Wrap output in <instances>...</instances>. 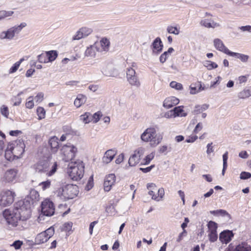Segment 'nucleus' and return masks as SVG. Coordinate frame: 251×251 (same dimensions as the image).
Segmentation results:
<instances>
[{
  "label": "nucleus",
  "instance_id": "obj_18",
  "mask_svg": "<svg viewBox=\"0 0 251 251\" xmlns=\"http://www.w3.org/2000/svg\"><path fill=\"white\" fill-rule=\"evenodd\" d=\"M214 47L218 50L222 51L227 55L230 51L224 45L223 41L218 38L215 39L213 41Z\"/></svg>",
  "mask_w": 251,
  "mask_h": 251
},
{
  "label": "nucleus",
  "instance_id": "obj_10",
  "mask_svg": "<svg viewBox=\"0 0 251 251\" xmlns=\"http://www.w3.org/2000/svg\"><path fill=\"white\" fill-rule=\"evenodd\" d=\"M9 149H12L16 159L20 158L25 151V144L23 140L14 141L8 144Z\"/></svg>",
  "mask_w": 251,
  "mask_h": 251
},
{
  "label": "nucleus",
  "instance_id": "obj_31",
  "mask_svg": "<svg viewBox=\"0 0 251 251\" xmlns=\"http://www.w3.org/2000/svg\"><path fill=\"white\" fill-rule=\"evenodd\" d=\"M251 96V87L250 89H244L238 94V98L240 99H245Z\"/></svg>",
  "mask_w": 251,
  "mask_h": 251
},
{
  "label": "nucleus",
  "instance_id": "obj_61",
  "mask_svg": "<svg viewBox=\"0 0 251 251\" xmlns=\"http://www.w3.org/2000/svg\"><path fill=\"white\" fill-rule=\"evenodd\" d=\"M44 99V94L42 92L39 93L35 97L34 100L37 102H41Z\"/></svg>",
  "mask_w": 251,
  "mask_h": 251
},
{
  "label": "nucleus",
  "instance_id": "obj_25",
  "mask_svg": "<svg viewBox=\"0 0 251 251\" xmlns=\"http://www.w3.org/2000/svg\"><path fill=\"white\" fill-rule=\"evenodd\" d=\"M97 51V48L95 44L88 47L85 51V56L88 57H95Z\"/></svg>",
  "mask_w": 251,
  "mask_h": 251
},
{
  "label": "nucleus",
  "instance_id": "obj_27",
  "mask_svg": "<svg viewBox=\"0 0 251 251\" xmlns=\"http://www.w3.org/2000/svg\"><path fill=\"white\" fill-rule=\"evenodd\" d=\"M200 24L201 25H202L207 28H215L220 26L219 24L214 22V21H212L210 22L207 19L202 20Z\"/></svg>",
  "mask_w": 251,
  "mask_h": 251
},
{
  "label": "nucleus",
  "instance_id": "obj_56",
  "mask_svg": "<svg viewBox=\"0 0 251 251\" xmlns=\"http://www.w3.org/2000/svg\"><path fill=\"white\" fill-rule=\"evenodd\" d=\"M101 116V113L100 112L95 113L93 115H91V116L92 117V121L93 122V123H97L99 121V120L100 119V117Z\"/></svg>",
  "mask_w": 251,
  "mask_h": 251
},
{
  "label": "nucleus",
  "instance_id": "obj_19",
  "mask_svg": "<svg viewBox=\"0 0 251 251\" xmlns=\"http://www.w3.org/2000/svg\"><path fill=\"white\" fill-rule=\"evenodd\" d=\"M39 195L38 192L35 189H31L30 191L29 195L23 201L27 200L30 203V208L31 205L34 203V202L38 201L39 200Z\"/></svg>",
  "mask_w": 251,
  "mask_h": 251
},
{
  "label": "nucleus",
  "instance_id": "obj_46",
  "mask_svg": "<svg viewBox=\"0 0 251 251\" xmlns=\"http://www.w3.org/2000/svg\"><path fill=\"white\" fill-rule=\"evenodd\" d=\"M51 185V182L49 180H47L45 181L41 182L39 186L41 188L43 191H45L47 189H49Z\"/></svg>",
  "mask_w": 251,
  "mask_h": 251
},
{
  "label": "nucleus",
  "instance_id": "obj_38",
  "mask_svg": "<svg viewBox=\"0 0 251 251\" xmlns=\"http://www.w3.org/2000/svg\"><path fill=\"white\" fill-rule=\"evenodd\" d=\"M48 59L49 62L54 61L57 56V52L55 50L47 51Z\"/></svg>",
  "mask_w": 251,
  "mask_h": 251
},
{
  "label": "nucleus",
  "instance_id": "obj_44",
  "mask_svg": "<svg viewBox=\"0 0 251 251\" xmlns=\"http://www.w3.org/2000/svg\"><path fill=\"white\" fill-rule=\"evenodd\" d=\"M38 60L41 63H46L49 62L47 52L39 55L38 56Z\"/></svg>",
  "mask_w": 251,
  "mask_h": 251
},
{
  "label": "nucleus",
  "instance_id": "obj_29",
  "mask_svg": "<svg viewBox=\"0 0 251 251\" xmlns=\"http://www.w3.org/2000/svg\"><path fill=\"white\" fill-rule=\"evenodd\" d=\"M190 93L191 94H195L203 90L204 89L202 87L201 82H198L195 84H192L190 86Z\"/></svg>",
  "mask_w": 251,
  "mask_h": 251
},
{
  "label": "nucleus",
  "instance_id": "obj_55",
  "mask_svg": "<svg viewBox=\"0 0 251 251\" xmlns=\"http://www.w3.org/2000/svg\"><path fill=\"white\" fill-rule=\"evenodd\" d=\"M251 177V174L249 172H242L240 175V178L241 179H247Z\"/></svg>",
  "mask_w": 251,
  "mask_h": 251
},
{
  "label": "nucleus",
  "instance_id": "obj_59",
  "mask_svg": "<svg viewBox=\"0 0 251 251\" xmlns=\"http://www.w3.org/2000/svg\"><path fill=\"white\" fill-rule=\"evenodd\" d=\"M93 186V176H91L89 179L86 186V189L87 190H90Z\"/></svg>",
  "mask_w": 251,
  "mask_h": 251
},
{
  "label": "nucleus",
  "instance_id": "obj_13",
  "mask_svg": "<svg viewBox=\"0 0 251 251\" xmlns=\"http://www.w3.org/2000/svg\"><path fill=\"white\" fill-rule=\"evenodd\" d=\"M42 214L46 216H51L54 213V206L53 202L49 200H45L41 205Z\"/></svg>",
  "mask_w": 251,
  "mask_h": 251
},
{
  "label": "nucleus",
  "instance_id": "obj_11",
  "mask_svg": "<svg viewBox=\"0 0 251 251\" xmlns=\"http://www.w3.org/2000/svg\"><path fill=\"white\" fill-rule=\"evenodd\" d=\"M54 233V229L50 226L46 230L39 233L35 238V242L37 244H41L47 242Z\"/></svg>",
  "mask_w": 251,
  "mask_h": 251
},
{
  "label": "nucleus",
  "instance_id": "obj_64",
  "mask_svg": "<svg viewBox=\"0 0 251 251\" xmlns=\"http://www.w3.org/2000/svg\"><path fill=\"white\" fill-rule=\"evenodd\" d=\"M203 127V125L201 123H199L196 126L194 129V132L195 133H198L200 130L202 129Z\"/></svg>",
  "mask_w": 251,
  "mask_h": 251
},
{
  "label": "nucleus",
  "instance_id": "obj_3",
  "mask_svg": "<svg viewBox=\"0 0 251 251\" xmlns=\"http://www.w3.org/2000/svg\"><path fill=\"white\" fill-rule=\"evenodd\" d=\"M78 192V188L76 185L67 184L58 188L56 194L61 200L66 201L75 198Z\"/></svg>",
  "mask_w": 251,
  "mask_h": 251
},
{
  "label": "nucleus",
  "instance_id": "obj_5",
  "mask_svg": "<svg viewBox=\"0 0 251 251\" xmlns=\"http://www.w3.org/2000/svg\"><path fill=\"white\" fill-rule=\"evenodd\" d=\"M57 164L54 162L52 164L48 160L40 161L35 165L36 172L45 173L47 176H52L56 171Z\"/></svg>",
  "mask_w": 251,
  "mask_h": 251
},
{
  "label": "nucleus",
  "instance_id": "obj_54",
  "mask_svg": "<svg viewBox=\"0 0 251 251\" xmlns=\"http://www.w3.org/2000/svg\"><path fill=\"white\" fill-rule=\"evenodd\" d=\"M34 106V102L33 100V98L32 97H29L27 99V101L25 103V106L26 108L31 109Z\"/></svg>",
  "mask_w": 251,
  "mask_h": 251
},
{
  "label": "nucleus",
  "instance_id": "obj_26",
  "mask_svg": "<svg viewBox=\"0 0 251 251\" xmlns=\"http://www.w3.org/2000/svg\"><path fill=\"white\" fill-rule=\"evenodd\" d=\"M49 144L50 146L51 151L52 152H56L59 147L58 138L56 136L50 138L49 140Z\"/></svg>",
  "mask_w": 251,
  "mask_h": 251
},
{
  "label": "nucleus",
  "instance_id": "obj_15",
  "mask_svg": "<svg viewBox=\"0 0 251 251\" xmlns=\"http://www.w3.org/2000/svg\"><path fill=\"white\" fill-rule=\"evenodd\" d=\"M93 32V29L88 27L80 28L73 37V40H78L89 35Z\"/></svg>",
  "mask_w": 251,
  "mask_h": 251
},
{
  "label": "nucleus",
  "instance_id": "obj_36",
  "mask_svg": "<svg viewBox=\"0 0 251 251\" xmlns=\"http://www.w3.org/2000/svg\"><path fill=\"white\" fill-rule=\"evenodd\" d=\"M14 12L13 11H0V21H1L8 17L12 16Z\"/></svg>",
  "mask_w": 251,
  "mask_h": 251
},
{
  "label": "nucleus",
  "instance_id": "obj_60",
  "mask_svg": "<svg viewBox=\"0 0 251 251\" xmlns=\"http://www.w3.org/2000/svg\"><path fill=\"white\" fill-rule=\"evenodd\" d=\"M1 113L2 115L7 118L9 115V110L8 107L3 105L1 108Z\"/></svg>",
  "mask_w": 251,
  "mask_h": 251
},
{
  "label": "nucleus",
  "instance_id": "obj_20",
  "mask_svg": "<svg viewBox=\"0 0 251 251\" xmlns=\"http://www.w3.org/2000/svg\"><path fill=\"white\" fill-rule=\"evenodd\" d=\"M233 236V234L231 231H224L220 233L219 240L223 243L227 244L231 241Z\"/></svg>",
  "mask_w": 251,
  "mask_h": 251
},
{
  "label": "nucleus",
  "instance_id": "obj_43",
  "mask_svg": "<svg viewBox=\"0 0 251 251\" xmlns=\"http://www.w3.org/2000/svg\"><path fill=\"white\" fill-rule=\"evenodd\" d=\"M208 105L206 104H204L201 105H198L195 106V112L196 114L200 113L202 112L203 111H204L208 109Z\"/></svg>",
  "mask_w": 251,
  "mask_h": 251
},
{
  "label": "nucleus",
  "instance_id": "obj_1",
  "mask_svg": "<svg viewBox=\"0 0 251 251\" xmlns=\"http://www.w3.org/2000/svg\"><path fill=\"white\" fill-rule=\"evenodd\" d=\"M2 215L8 225L22 230L26 226L25 221L30 217V203L27 200L19 201L14 208L5 209Z\"/></svg>",
  "mask_w": 251,
  "mask_h": 251
},
{
  "label": "nucleus",
  "instance_id": "obj_23",
  "mask_svg": "<svg viewBox=\"0 0 251 251\" xmlns=\"http://www.w3.org/2000/svg\"><path fill=\"white\" fill-rule=\"evenodd\" d=\"M229 249L230 251H250L251 249L250 245H248L246 242H242L233 249L231 244H230Z\"/></svg>",
  "mask_w": 251,
  "mask_h": 251
},
{
  "label": "nucleus",
  "instance_id": "obj_24",
  "mask_svg": "<svg viewBox=\"0 0 251 251\" xmlns=\"http://www.w3.org/2000/svg\"><path fill=\"white\" fill-rule=\"evenodd\" d=\"M116 152L114 150H109L107 151L102 157V161L103 163L108 164L114 158Z\"/></svg>",
  "mask_w": 251,
  "mask_h": 251
},
{
  "label": "nucleus",
  "instance_id": "obj_57",
  "mask_svg": "<svg viewBox=\"0 0 251 251\" xmlns=\"http://www.w3.org/2000/svg\"><path fill=\"white\" fill-rule=\"evenodd\" d=\"M172 150V148L171 147H168L167 145H163L160 147L159 148V152L161 153H164L165 152H169Z\"/></svg>",
  "mask_w": 251,
  "mask_h": 251
},
{
  "label": "nucleus",
  "instance_id": "obj_33",
  "mask_svg": "<svg viewBox=\"0 0 251 251\" xmlns=\"http://www.w3.org/2000/svg\"><path fill=\"white\" fill-rule=\"evenodd\" d=\"M140 159L135 153H133L129 158L128 164L130 166H135L139 162Z\"/></svg>",
  "mask_w": 251,
  "mask_h": 251
},
{
  "label": "nucleus",
  "instance_id": "obj_17",
  "mask_svg": "<svg viewBox=\"0 0 251 251\" xmlns=\"http://www.w3.org/2000/svg\"><path fill=\"white\" fill-rule=\"evenodd\" d=\"M18 171L16 169H10L7 170L4 174L3 179L6 182H11L15 180Z\"/></svg>",
  "mask_w": 251,
  "mask_h": 251
},
{
  "label": "nucleus",
  "instance_id": "obj_49",
  "mask_svg": "<svg viewBox=\"0 0 251 251\" xmlns=\"http://www.w3.org/2000/svg\"><path fill=\"white\" fill-rule=\"evenodd\" d=\"M23 94V92H20L17 96L13 99V101L14 102V105L17 106L21 104L22 101V99L20 97V96Z\"/></svg>",
  "mask_w": 251,
  "mask_h": 251
},
{
  "label": "nucleus",
  "instance_id": "obj_45",
  "mask_svg": "<svg viewBox=\"0 0 251 251\" xmlns=\"http://www.w3.org/2000/svg\"><path fill=\"white\" fill-rule=\"evenodd\" d=\"M208 238L211 242H214L217 241L218 239V234L217 231L208 232Z\"/></svg>",
  "mask_w": 251,
  "mask_h": 251
},
{
  "label": "nucleus",
  "instance_id": "obj_6",
  "mask_svg": "<svg viewBox=\"0 0 251 251\" xmlns=\"http://www.w3.org/2000/svg\"><path fill=\"white\" fill-rule=\"evenodd\" d=\"M26 26L25 22L21 23L19 25H16L12 26L6 31L0 33V39L11 40L14 39L16 35L18 34L23 28Z\"/></svg>",
  "mask_w": 251,
  "mask_h": 251
},
{
  "label": "nucleus",
  "instance_id": "obj_9",
  "mask_svg": "<svg viewBox=\"0 0 251 251\" xmlns=\"http://www.w3.org/2000/svg\"><path fill=\"white\" fill-rule=\"evenodd\" d=\"M149 194L151 196V198L157 201L162 200L164 196V190L163 188L157 189L155 184L152 183L147 184Z\"/></svg>",
  "mask_w": 251,
  "mask_h": 251
},
{
  "label": "nucleus",
  "instance_id": "obj_7",
  "mask_svg": "<svg viewBox=\"0 0 251 251\" xmlns=\"http://www.w3.org/2000/svg\"><path fill=\"white\" fill-rule=\"evenodd\" d=\"M77 148L71 144L64 145L61 149L62 160L65 162L71 160L75 156Z\"/></svg>",
  "mask_w": 251,
  "mask_h": 251
},
{
  "label": "nucleus",
  "instance_id": "obj_53",
  "mask_svg": "<svg viewBox=\"0 0 251 251\" xmlns=\"http://www.w3.org/2000/svg\"><path fill=\"white\" fill-rule=\"evenodd\" d=\"M145 151V149L144 148L140 147L136 149L134 151V153H135L137 156H138V157L140 159L141 157L143 156V155L144 154Z\"/></svg>",
  "mask_w": 251,
  "mask_h": 251
},
{
  "label": "nucleus",
  "instance_id": "obj_14",
  "mask_svg": "<svg viewBox=\"0 0 251 251\" xmlns=\"http://www.w3.org/2000/svg\"><path fill=\"white\" fill-rule=\"evenodd\" d=\"M97 48V51L100 52H107L110 47V41L106 38H102L99 42L95 43Z\"/></svg>",
  "mask_w": 251,
  "mask_h": 251
},
{
  "label": "nucleus",
  "instance_id": "obj_58",
  "mask_svg": "<svg viewBox=\"0 0 251 251\" xmlns=\"http://www.w3.org/2000/svg\"><path fill=\"white\" fill-rule=\"evenodd\" d=\"M73 226L72 222H67L64 224L63 226V230L69 231L71 230Z\"/></svg>",
  "mask_w": 251,
  "mask_h": 251
},
{
  "label": "nucleus",
  "instance_id": "obj_4",
  "mask_svg": "<svg viewBox=\"0 0 251 251\" xmlns=\"http://www.w3.org/2000/svg\"><path fill=\"white\" fill-rule=\"evenodd\" d=\"M140 138L143 142H149L152 147L157 146L162 141V137L156 133L155 128H147L141 135Z\"/></svg>",
  "mask_w": 251,
  "mask_h": 251
},
{
  "label": "nucleus",
  "instance_id": "obj_32",
  "mask_svg": "<svg viewBox=\"0 0 251 251\" xmlns=\"http://www.w3.org/2000/svg\"><path fill=\"white\" fill-rule=\"evenodd\" d=\"M228 55L231 56H234L237 58H239L243 62H247L249 58V56L247 55L234 52L232 51H230Z\"/></svg>",
  "mask_w": 251,
  "mask_h": 251
},
{
  "label": "nucleus",
  "instance_id": "obj_63",
  "mask_svg": "<svg viewBox=\"0 0 251 251\" xmlns=\"http://www.w3.org/2000/svg\"><path fill=\"white\" fill-rule=\"evenodd\" d=\"M186 235L187 231L185 229H184V230L179 234L178 237L176 239V241L177 242H180L182 240L183 238L186 236Z\"/></svg>",
  "mask_w": 251,
  "mask_h": 251
},
{
  "label": "nucleus",
  "instance_id": "obj_41",
  "mask_svg": "<svg viewBox=\"0 0 251 251\" xmlns=\"http://www.w3.org/2000/svg\"><path fill=\"white\" fill-rule=\"evenodd\" d=\"M228 159V152L226 151L223 155V168L222 170V175H224L225 172L227 167V161Z\"/></svg>",
  "mask_w": 251,
  "mask_h": 251
},
{
  "label": "nucleus",
  "instance_id": "obj_42",
  "mask_svg": "<svg viewBox=\"0 0 251 251\" xmlns=\"http://www.w3.org/2000/svg\"><path fill=\"white\" fill-rule=\"evenodd\" d=\"M37 114L38 116V119L41 120L44 119L46 115V111L42 107H38L37 108Z\"/></svg>",
  "mask_w": 251,
  "mask_h": 251
},
{
  "label": "nucleus",
  "instance_id": "obj_12",
  "mask_svg": "<svg viewBox=\"0 0 251 251\" xmlns=\"http://www.w3.org/2000/svg\"><path fill=\"white\" fill-rule=\"evenodd\" d=\"M126 79L129 84L132 86L138 88L141 85L140 81L136 75V73L132 67H129L126 69Z\"/></svg>",
  "mask_w": 251,
  "mask_h": 251
},
{
  "label": "nucleus",
  "instance_id": "obj_30",
  "mask_svg": "<svg viewBox=\"0 0 251 251\" xmlns=\"http://www.w3.org/2000/svg\"><path fill=\"white\" fill-rule=\"evenodd\" d=\"M5 158L9 161H11L16 158L15 154L12 149H9V144L7 145L6 149L5 150L4 153Z\"/></svg>",
  "mask_w": 251,
  "mask_h": 251
},
{
  "label": "nucleus",
  "instance_id": "obj_34",
  "mask_svg": "<svg viewBox=\"0 0 251 251\" xmlns=\"http://www.w3.org/2000/svg\"><path fill=\"white\" fill-rule=\"evenodd\" d=\"M172 110L175 117H184L186 115V113L184 112L182 107L181 106L176 107Z\"/></svg>",
  "mask_w": 251,
  "mask_h": 251
},
{
  "label": "nucleus",
  "instance_id": "obj_51",
  "mask_svg": "<svg viewBox=\"0 0 251 251\" xmlns=\"http://www.w3.org/2000/svg\"><path fill=\"white\" fill-rule=\"evenodd\" d=\"M167 31L169 33L178 35L179 33V30L176 27L169 26L167 28Z\"/></svg>",
  "mask_w": 251,
  "mask_h": 251
},
{
  "label": "nucleus",
  "instance_id": "obj_35",
  "mask_svg": "<svg viewBox=\"0 0 251 251\" xmlns=\"http://www.w3.org/2000/svg\"><path fill=\"white\" fill-rule=\"evenodd\" d=\"M80 119L85 124H88L92 121V117L90 113L86 112L80 117Z\"/></svg>",
  "mask_w": 251,
  "mask_h": 251
},
{
  "label": "nucleus",
  "instance_id": "obj_47",
  "mask_svg": "<svg viewBox=\"0 0 251 251\" xmlns=\"http://www.w3.org/2000/svg\"><path fill=\"white\" fill-rule=\"evenodd\" d=\"M207 226L208 228V232L217 231V224L213 221H211L209 222L207 224Z\"/></svg>",
  "mask_w": 251,
  "mask_h": 251
},
{
  "label": "nucleus",
  "instance_id": "obj_62",
  "mask_svg": "<svg viewBox=\"0 0 251 251\" xmlns=\"http://www.w3.org/2000/svg\"><path fill=\"white\" fill-rule=\"evenodd\" d=\"M169 55L168 54V53H167L165 51L160 56L159 60H160V62H161L162 63H164L166 61L167 58L169 57Z\"/></svg>",
  "mask_w": 251,
  "mask_h": 251
},
{
  "label": "nucleus",
  "instance_id": "obj_50",
  "mask_svg": "<svg viewBox=\"0 0 251 251\" xmlns=\"http://www.w3.org/2000/svg\"><path fill=\"white\" fill-rule=\"evenodd\" d=\"M170 86L174 89H176L177 90H181L183 88L182 85L180 83L176 82V81H172L170 84Z\"/></svg>",
  "mask_w": 251,
  "mask_h": 251
},
{
  "label": "nucleus",
  "instance_id": "obj_39",
  "mask_svg": "<svg viewBox=\"0 0 251 251\" xmlns=\"http://www.w3.org/2000/svg\"><path fill=\"white\" fill-rule=\"evenodd\" d=\"M24 58H22L19 61L16 62L10 69L9 73L12 74L16 72L17 70L18 69L19 66H20L21 64L23 61H24Z\"/></svg>",
  "mask_w": 251,
  "mask_h": 251
},
{
  "label": "nucleus",
  "instance_id": "obj_16",
  "mask_svg": "<svg viewBox=\"0 0 251 251\" xmlns=\"http://www.w3.org/2000/svg\"><path fill=\"white\" fill-rule=\"evenodd\" d=\"M115 181L116 176L114 174H111L106 176L103 183L104 191L109 192L114 185Z\"/></svg>",
  "mask_w": 251,
  "mask_h": 251
},
{
  "label": "nucleus",
  "instance_id": "obj_52",
  "mask_svg": "<svg viewBox=\"0 0 251 251\" xmlns=\"http://www.w3.org/2000/svg\"><path fill=\"white\" fill-rule=\"evenodd\" d=\"M23 244V242L21 240H16L12 244L10 245V246L14 248L15 250H18L20 249L22 245Z\"/></svg>",
  "mask_w": 251,
  "mask_h": 251
},
{
  "label": "nucleus",
  "instance_id": "obj_2",
  "mask_svg": "<svg viewBox=\"0 0 251 251\" xmlns=\"http://www.w3.org/2000/svg\"><path fill=\"white\" fill-rule=\"evenodd\" d=\"M84 172V165L82 161L77 160L69 164L67 173L72 179L75 181L81 179Z\"/></svg>",
  "mask_w": 251,
  "mask_h": 251
},
{
  "label": "nucleus",
  "instance_id": "obj_37",
  "mask_svg": "<svg viewBox=\"0 0 251 251\" xmlns=\"http://www.w3.org/2000/svg\"><path fill=\"white\" fill-rule=\"evenodd\" d=\"M210 213L216 216L230 217V215L226 210L223 209L211 211Z\"/></svg>",
  "mask_w": 251,
  "mask_h": 251
},
{
  "label": "nucleus",
  "instance_id": "obj_48",
  "mask_svg": "<svg viewBox=\"0 0 251 251\" xmlns=\"http://www.w3.org/2000/svg\"><path fill=\"white\" fill-rule=\"evenodd\" d=\"M155 156L154 152H151L146 156L144 159V162L142 163V164L148 165L150 162L153 159Z\"/></svg>",
  "mask_w": 251,
  "mask_h": 251
},
{
  "label": "nucleus",
  "instance_id": "obj_28",
  "mask_svg": "<svg viewBox=\"0 0 251 251\" xmlns=\"http://www.w3.org/2000/svg\"><path fill=\"white\" fill-rule=\"evenodd\" d=\"M87 100L85 96L79 94L78 95L74 101V105L77 108L80 107L81 105L84 103Z\"/></svg>",
  "mask_w": 251,
  "mask_h": 251
},
{
  "label": "nucleus",
  "instance_id": "obj_21",
  "mask_svg": "<svg viewBox=\"0 0 251 251\" xmlns=\"http://www.w3.org/2000/svg\"><path fill=\"white\" fill-rule=\"evenodd\" d=\"M179 100L175 97H170L166 98L163 102V106L169 109L177 104L179 103Z\"/></svg>",
  "mask_w": 251,
  "mask_h": 251
},
{
  "label": "nucleus",
  "instance_id": "obj_8",
  "mask_svg": "<svg viewBox=\"0 0 251 251\" xmlns=\"http://www.w3.org/2000/svg\"><path fill=\"white\" fill-rule=\"evenodd\" d=\"M15 196L14 192L9 190L1 191L0 193V206L5 207L11 204Z\"/></svg>",
  "mask_w": 251,
  "mask_h": 251
},
{
  "label": "nucleus",
  "instance_id": "obj_22",
  "mask_svg": "<svg viewBox=\"0 0 251 251\" xmlns=\"http://www.w3.org/2000/svg\"><path fill=\"white\" fill-rule=\"evenodd\" d=\"M163 45L159 38H156L152 43V53L156 55L162 50Z\"/></svg>",
  "mask_w": 251,
  "mask_h": 251
},
{
  "label": "nucleus",
  "instance_id": "obj_40",
  "mask_svg": "<svg viewBox=\"0 0 251 251\" xmlns=\"http://www.w3.org/2000/svg\"><path fill=\"white\" fill-rule=\"evenodd\" d=\"M203 65L209 70H211L218 67V65L216 63L208 60L205 61L203 63Z\"/></svg>",
  "mask_w": 251,
  "mask_h": 251
}]
</instances>
